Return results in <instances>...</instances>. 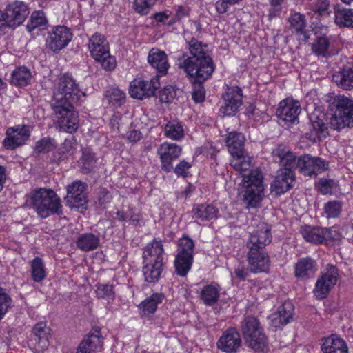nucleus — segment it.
I'll list each match as a JSON object with an SVG mask.
<instances>
[{"label":"nucleus","mask_w":353,"mask_h":353,"mask_svg":"<svg viewBox=\"0 0 353 353\" xmlns=\"http://www.w3.org/2000/svg\"><path fill=\"white\" fill-rule=\"evenodd\" d=\"M81 92L76 81L70 75L64 74L59 79L53 90L51 106L57 119L59 127L68 133L75 132L79 128V114L74 105L77 103Z\"/></svg>","instance_id":"f257e3e1"},{"label":"nucleus","mask_w":353,"mask_h":353,"mask_svg":"<svg viewBox=\"0 0 353 353\" xmlns=\"http://www.w3.org/2000/svg\"><path fill=\"white\" fill-rule=\"evenodd\" d=\"M190 56L183 54L178 59V66L188 77H196L199 81H205L212 74L214 65L212 59L207 54V46L194 38L189 42Z\"/></svg>","instance_id":"f03ea898"},{"label":"nucleus","mask_w":353,"mask_h":353,"mask_svg":"<svg viewBox=\"0 0 353 353\" xmlns=\"http://www.w3.org/2000/svg\"><path fill=\"white\" fill-rule=\"evenodd\" d=\"M272 156L275 161L279 163L281 166L291 167L294 172H299L307 176H316L317 172H321L328 168V164L321 158L312 157L310 154H304L296 157L286 146L278 145L272 151Z\"/></svg>","instance_id":"7ed1b4c3"},{"label":"nucleus","mask_w":353,"mask_h":353,"mask_svg":"<svg viewBox=\"0 0 353 353\" xmlns=\"http://www.w3.org/2000/svg\"><path fill=\"white\" fill-rule=\"evenodd\" d=\"M26 201L41 218H47L51 214H61V200L51 189L39 188L30 192Z\"/></svg>","instance_id":"20e7f679"},{"label":"nucleus","mask_w":353,"mask_h":353,"mask_svg":"<svg viewBox=\"0 0 353 353\" xmlns=\"http://www.w3.org/2000/svg\"><path fill=\"white\" fill-rule=\"evenodd\" d=\"M333 112L330 119V128L341 130L353 127V101L343 95L336 96L330 105Z\"/></svg>","instance_id":"39448f33"},{"label":"nucleus","mask_w":353,"mask_h":353,"mask_svg":"<svg viewBox=\"0 0 353 353\" xmlns=\"http://www.w3.org/2000/svg\"><path fill=\"white\" fill-rule=\"evenodd\" d=\"M263 179L262 172L258 170H251L248 175L243 174V201L246 208H256L259 205L264 189Z\"/></svg>","instance_id":"423d86ee"},{"label":"nucleus","mask_w":353,"mask_h":353,"mask_svg":"<svg viewBox=\"0 0 353 353\" xmlns=\"http://www.w3.org/2000/svg\"><path fill=\"white\" fill-rule=\"evenodd\" d=\"M88 47L91 56L104 70L111 71L115 68V58L110 55L109 44L104 36L94 34L89 40Z\"/></svg>","instance_id":"0eeeda50"},{"label":"nucleus","mask_w":353,"mask_h":353,"mask_svg":"<svg viewBox=\"0 0 353 353\" xmlns=\"http://www.w3.org/2000/svg\"><path fill=\"white\" fill-rule=\"evenodd\" d=\"M339 276L338 268L333 265L328 264L316 282L314 289V295L319 299H325L331 289L336 284Z\"/></svg>","instance_id":"6e6552de"},{"label":"nucleus","mask_w":353,"mask_h":353,"mask_svg":"<svg viewBox=\"0 0 353 353\" xmlns=\"http://www.w3.org/2000/svg\"><path fill=\"white\" fill-rule=\"evenodd\" d=\"M160 89L159 75L150 79V81L141 79H135L131 83L129 89L130 96L134 99H142L145 97L154 96Z\"/></svg>","instance_id":"1a4fd4ad"},{"label":"nucleus","mask_w":353,"mask_h":353,"mask_svg":"<svg viewBox=\"0 0 353 353\" xmlns=\"http://www.w3.org/2000/svg\"><path fill=\"white\" fill-rule=\"evenodd\" d=\"M272 241L271 228L262 223L258 228L250 234L246 241L248 251H266L265 247Z\"/></svg>","instance_id":"9d476101"},{"label":"nucleus","mask_w":353,"mask_h":353,"mask_svg":"<svg viewBox=\"0 0 353 353\" xmlns=\"http://www.w3.org/2000/svg\"><path fill=\"white\" fill-rule=\"evenodd\" d=\"M224 105L219 112L223 116H234L243 103V92L239 86L228 87L223 94Z\"/></svg>","instance_id":"9b49d317"},{"label":"nucleus","mask_w":353,"mask_h":353,"mask_svg":"<svg viewBox=\"0 0 353 353\" xmlns=\"http://www.w3.org/2000/svg\"><path fill=\"white\" fill-rule=\"evenodd\" d=\"M282 167L278 170L275 179L271 184V192L276 196L290 190L295 181V174L291 167Z\"/></svg>","instance_id":"f8f14e48"},{"label":"nucleus","mask_w":353,"mask_h":353,"mask_svg":"<svg viewBox=\"0 0 353 353\" xmlns=\"http://www.w3.org/2000/svg\"><path fill=\"white\" fill-rule=\"evenodd\" d=\"M72 38L69 28L64 26H58L49 32L46 38V47L54 52H59L64 48Z\"/></svg>","instance_id":"ddd939ff"},{"label":"nucleus","mask_w":353,"mask_h":353,"mask_svg":"<svg viewBox=\"0 0 353 353\" xmlns=\"http://www.w3.org/2000/svg\"><path fill=\"white\" fill-rule=\"evenodd\" d=\"M30 13L26 3L20 1H15L8 5L5 10L6 27L15 28L21 25Z\"/></svg>","instance_id":"4468645a"},{"label":"nucleus","mask_w":353,"mask_h":353,"mask_svg":"<svg viewBox=\"0 0 353 353\" xmlns=\"http://www.w3.org/2000/svg\"><path fill=\"white\" fill-rule=\"evenodd\" d=\"M30 136L29 126L22 125L9 128L6 131V137L3 145L6 149L14 150L28 141Z\"/></svg>","instance_id":"2eb2a0df"},{"label":"nucleus","mask_w":353,"mask_h":353,"mask_svg":"<svg viewBox=\"0 0 353 353\" xmlns=\"http://www.w3.org/2000/svg\"><path fill=\"white\" fill-rule=\"evenodd\" d=\"M181 153V148L176 143H163L157 149L160 157L161 168L167 172L173 170L172 161L179 159Z\"/></svg>","instance_id":"dca6fc26"},{"label":"nucleus","mask_w":353,"mask_h":353,"mask_svg":"<svg viewBox=\"0 0 353 353\" xmlns=\"http://www.w3.org/2000/svg\"><path fill=\"white\" fill-rule=\"evenodd\" d=\"M239 332L234 327H229L224 331L217 341V347L226 353H236L241 346Z\"/></svg>","instance_id":"f3484780"},{"label":"nucleus","mask_w":353,"mask_h":353,"mask_svg":"<svg viewBox=\"0 0 353 353\" xmlns=\"http://www.w3.org/2000/svg\"><path fill=\"white\" fill-rule=\"evenodd\" d=\"M246 257L251 272L257 274L269 272L270 259L267 251H247Z\"/></svg>","instance_id":"a211bd4d"},{"label":"nucleus","mask_w":353,"mask_h":353,"mask_svg":"<svg viewBox=\"0 0 353 353\" xmlns=\"http://www.w3.org/2000/svg\"><path fill=\"white\" fill-rule=\"evenodd\" d=\"M86 184L78 181L67 187V195L65 201L70 208H79L87 203L85 190Z\"/></svg>","instance_id":"6ab92c4d"},{"label":"nucleus","mask_w":353,"mask_h":353,"mask_svg":"<svg viewBox=\"0 0 353 353\" xmlns=\"http://www.w3.org/2000/svg\"><path fill=\"white\" fill-rule=\"evenodd\" d=\"M301 112V107L297 101L285 99L279 103L276 114L277 117L290 123L298 122V116Z\"/></svg>","instance_id":"aec40b11"},{"label":"nucleus","mask_w":353,"mask_h":353,"mask_svg":"<svg viewBox=\"0 0 353 353\" xmlns=\"http://www.w3.org/2000/svg\"><path fill=\"white\" fill-rule=\"evenodd\" d=\"M308 130L305 133V137L312 143L320 142L325 139L328 133V127L323 119L313 114L310 118Z\"/></svg>","instance_id":"412c9836"},{"label":"nucleus","mask_w":353,"mask_h":353,"mask_svg":"<svg viewBox=\"0 0 353 353\" xmlns=\"http://www.w3.org/2000/svg\"><path fill=\"white\" fill-rule=\"evenodd\" d=\"M103 337L99 328L90 332L79 343L77 353H95L101 352L103 347Z\"/></svg>","instance_id":"4be33fe9"},{"label":"nucleus","mask_w":353,"mask_h":353,"mask_svg":"<svg viewBox=\"0 0 353 353\" xmlns=\"http://www.w3.org/2000/svg\"><path fill=\"white\" fill-rule=\"evenodd\" d=\"M300 232L306 241L315 244L334 239L331 230L327 228L305 225L301 228Z\"/></svg>","instance_id":"5701e85b"},{"label":"nucleus","mask_w":353,"mask_h":353,"mask_svg":"<svg viewBox=\"0 0 353 353\" xmlns=\"http://www.w3.org/2000/svg\"><path fill=\"white\" fill-rule=\"evenodd\" d=\"M336 85L345 90L353 89V59L350 58L340 70L332 75Z\"/></svg>","instance_id":"b1692460"},{"label":"nucleus","mask_w":353,"mask_h":353,"mask_svg":"<svg viewBox=\"0 0 353 353\" xmlns=\"http://www.w3.org/2000/svg\"><path fill=\"white\" fill-rule=\"evenodd\" d=\"M293 311L292 304L290 301H285L279 306L276 312L270 316L271 325L278 329L287 325L292 319Z\"/></svg>","instance_id":"393cba45"},{"label":"nucleus","mask_w":353,"mask_h":353,"mask_svg":"<svg viewBox=\"0 0 353 353\" xmlns=\"http://www.w3.org/2000/svg\"><path fill=\"white\" fill-rule=\"evenodd\" d=\"M164 248L161 240L154 239L148 243L143 252V263H163Z\"/></svg>","instance_id":"a878e982"},{"label":"nucleus","mask_w":353,"mask_h":353,"mask_svg":"<svg viewBox=\"0 0 353 353\" xmlns=\"http://www.w3.org/2000/svg\"><path fill=\"white\" fill-rule=\"evenodd\" d=\"M318 270L315 260L310 257H303L298 260L294 265V276L302 280L312 278Z\"/></svg>","instance_id":"bb28decb"},{"label":"nucleus","mask_w":353,"mask_h":353,"mask_svg":"<svg viewBox=\"0 0 353 353\" xmlns=\"http://www.w3.org/2000/svg\"><path fill=\"white\" fill-rule=\"evenodd\" d=\"M50 328L46 323L41 322L37 323L32 330L31 341L35 343V351L43 352L49 345Z\"/></svg>","instance_id":"cd10ccee"},{"label":"nucleus","mask_w":353,"mask_h":353,"mask_svg":"<svg viewBox=\"0 0 353 353\" xmlns=\"http://www.w3.org/2000/svg\"><path fill=\"white\" fill-rule=\"evenodd\" d=\"M290 28L295 32L299 41L306 42L308 41L310 35L306 30V19L304 14L300 12H294L290 14L288 19Z\"/></svg>","instance_id":"c85d7f7f"},{"label":"nucleus","mask_w":353,"mask_h":353,"mask_svg":"<svg viewBox=\"0 0 353 353\" xmlns=\"http://www.w3.org/2000/svg\"><path fill=\"white\" fill-rule=\"evenodd\" d=\"M321 349L323 353H348L345 341L336 334H331L321 339Z\"/></svg>","instance_id":"c756f323"},{"label":"nucleus","mask_w":353,"mask_h":353,"mask_svg":"<svg viewBox=\"0 0 353 353\" xmlns=\"http://www.w3.org/2000/svg\"><path fill=\"white\" fill-rule=\"evenodd\" d=\"M148 63L157 70L159 74L165 75L170 67L165 52L152 48L148 57Z\"/></svg>","instance_id":"7c9ffc66"},{"label":"nucleus","mask_w":353,"mask_h":353,"mask_svg":"<svg viewBox=\"0 0 353 353\" xmlns=\"http://www.w3.org/2000/svg\"><path fill=\"white\" fill-rule=\"evenodd\" d=\"M193 218L208 221L217 218L219 210L212 204H196L192 208Z\"/></svg>","instance_id":"2f4dec72"},{"label":"nucleus","mask_w":353,"mask_h":353,"mask_svg":"<svg viewBox=\"0 0 353 353\" xmlns=\"http://www.w3.org/2000/svg\"><path fill=\"white\" fill-rule=\"evenodd\" d=\"M81 152L82 155L77 161L78 166L82 173L89 174L96 168V155L89 148H82Z\"/></svg>","instance_id":"473e14b6"},{"label":"nucleus","mask_w":353,"mask_h":353,"mask_svg":"<svg viewBox=\"0 0 353 353\" xmlns=\"http://www.w3.org/2000/svg\"><path fill=\"white\" fill-rule=\"evenodd\" d=\"M245 137L242 133L235 131L228 134L225 139L226 146L230 154H237L244 152Z\"/></svg>","instance_id":"72a5a7b5"},{"label":"nucleus","mask_w":353,"mask_h":353,"mask_svg":"<svg viewBox=\"0 0 353 353\" xmlns=\"http://www.w3.org/2000/svg\"><path fill=\"white\" fill-rule=\"evenodd\" d=\"M252 335L250 339H244L245 343L248 347L258 352H265L268 351V338L265 334L264 330H262V332H260L259 334L253 332Z\"/></svg>","instance_id":"f704fd0d"},{"label":"nucleus","mask_w":353,"mask_h":353,"mask_svg":"<svg viewBox=\"0 0 353 353\" xmlns=\"http://www.w3.org/2000/svg\"><path fill=\"white\" fill-rule=\"evenodd\" d=\"M241 332L243 339H249L251 337L252 333L256 332L258 334L264 330L259 320L253 316H245L241 322Z\"/></svg>","instance_id":"c9c22d12"},{"label":"nucleus","mask_w":353,"mask_h":353,"mask_svg":"<svg viewBox=\"0 0 353 353\" xmlns=\"http://www.w3.org/2000/svg\"><path fill=\"white\" fill-rule=\"evenodd\" d=\"M220 296V288L217 284L205 285L201 291L200 299L205 305L212 306L217 303Z\"/></svg>","instance_id":"e433bc0d"},{"label":"nucleus","mask_w":353,"mask_h":353,"mask_svg":"<svg viewBox=\"0 0 353 353\" xmlns=\"http://www.w3.org/2000/svg\"><path fill=\"white\" fill-rule=\"evenodd\" d=\"M144 263L142 271L145 281L148 283H157L159 280L163 270V263Z\"/></svg>","instance_id":"4c0bfd02"},{"label":"nucleus","mask_w":353,"mask_h":353,"mask_svg":"<svg viewBox=\"0 0 353 353\" xmlns=\"http://www.w3.org/2000/svg\"><path fill=\"white\" fill-rule=\"evenodd\" d=\"M99 242L98 236L92 233H84L78 237L77 247L83 252H89L97 249Z\"/></svg>","instance_id":"58836bf2"},{"label":"nucleus","mask_w":353,"mask_h":353,"mask_svg":"<svg viewBox=\"0 0 353 353\" xmlns=\"http://www.w3.org/2000/svg\"><path fill=\"white\" fill-rule=\"evenodd\" d=\"M334 20L340 26L353 27V10L341 7L334 8Z\"/></svg>","instance_id":"ea45409f"},{"label":"nucleus","mask_w":353,"mask_h":353,"mask_svg":"<svg viewBox=\"0 0 353 353\" xmlns=\"http://www.w3.org/2000/svg\"><path fill=\"white\" fill-rule=\"evenodd\" d=\"M164 299L162 293H154L144 300L139 305V308L144 315L153 314L157 308L158 304L161 303Z\"/></svg>","instance_id":"a19ab883"},{"label":"nucleus","mask_w":353,"mask_h":353,"mask_svg":"<svg viewBox=\"0 0 353 353\" xmlns=\"http://www.w3.org/2000/svg\"><path fill=\"white\" fill-rule=\"evenodd\" d=\"M194 256L176 254L174 259L175 272L178 276H185L191 269Z\"/></svg>","instance_id":"79ce46f5"},{"label":"nucleus","mask_w":353,"mask_h":353,"mask_svg":"<svg viewBox=\"0 0 353 353\" xmlns=\"http://www.w3.org/2000/svg\"><path fill=\"white\" fill-rule=\"evenodd\" d=\"M230 165L236 171L243 172L250 170L251 167L250 157L246 152L241 154H231Z\"/></svg>","instance_id":"37998d69"},{"label":"nucleus","mask_w":353,"mask_h":353,"mask_svg":"<svg viewBox=\"0 0 353 353\" xmlns=\"http://www.w3.org/2000/svg\"><path fill=\"white\" fill-rule=\"evenodd\" d=\"M31 77V73L27 68L20 67L13 71L11 83L15 85L23 87L29 84Z\"/></svg>","instance_id":"c03bdc74"},{"label":"nucleus","mask_w":353,"mask_h":353,"mask_svg":"<svg viewBox=\"0 0 353 353\" xmlns=\"http://www.w3.org/2000/svg\"><path fill=\"white\" fill-rule=\"evenodd\" d=\"M31 276L34 282H41L46 276V269L43 260L35 257L30 263Z\"/></svg>","instance_id":"a18cd8bd"},{"label":"nucleus","mask_w":353,"mask_h":353,"mask_svg":"<svg viewBox=\"0 0 353 353\" xmlns=\"http://www.w3.org/2000/svg\"><path fill=\"white\" fill-rule=\"evenodd\" d=\"M96 295L99 299H103L108 301H113L115 298L114 285L108 283L96 284Z\"/></svg>","instance_id":"49530a36"},{"label":"nucleus","mask_w":353,"mask_h":353,"mask_svg":"<svg viewBox=\"0 0 353 353\" xmlns=\"http://www.w3.org/2000/svg\"><path fill=\"white\" fill-rule=\"evenodd\" d=\"M165 134L172 139H180L184 135L183 126L176 121H169L165 126Z\"/></svg>","instance_id":"de8ad7c7"},{"label":"nucleus","mask_w":353,"mask_h":353,"mask_svg":"<svg viewBox=\"0 0 353 353\" xmlns=\"http://www.w3.org/2000/svg\"><path fill=\"white\" fill-rule=\"evenodd\" d=\"M330 41L328 38L326 37H321L313 43L312 50V52L318 56L327 57L331 54L328 51Z\"/></svg>","instance_id":"09e8293b"},{"label":"nucleus","mask_w":353,"mask_h":353,"mask_svg":"<svg viewBox=\"0 0 353 353\" xmlns=\"http://www.w3.org/2000/svg\"><path fill=\"white\" fill-rule=\"evenodd\" d=\"M57 146V143L54 139L46 137L36 142L34 151L38 154L48 153L54 150Z\"/></svg>","instance_id":"8fccbe9b"},{"label":"nucleus","mask_w":353,"mask_h":353,"mask_svg":"<svg viewBox=\"0 0 353 353\" xmlns=\"http://www.w3.org/2000/svg\"><path fill=\"white\" fill-rule=\"evenodd\" d=\"M47 19L45 14L41 10L34 11L31 14L30 21H28L26 28L29 32L33 31L37 28L46 25Z\"/></svg>","instance_id":"3c124183"},{"label":"nucleus","mask_w":353,"mask_h":353,"mask_svg":"<svg viewBox=\"0 0 353 353\" xmlns=\"http://www.w3.org/2000/svg\"><path fill=\"white\" fill-rule=\"evenodd\" d=\"M194 241L188 236H183L179 239L177 254L184 256H194Z\"/></svg>","instance_id":"603ef678"},{"label":"nucleus","mask_w":353,"mask_h":353,"mask_svg":"<svg viewBox=\"0 0 353 353\" xmlns=\"http://www.w3.org/2000/svg\"><path fill=\"white\" fill-rule=\"evenodd\" d=\"M106 97L109 103L114 105L121 106L125 101V94L118 88H110L107 91Z\"/></svg>","instance_id":"864d4df0"},{"label":"nucleus","mask_w":353,"mask_h":353,"mask_svg":"<svg viewBox=\"0 0 353 353\" xmlns=\"http://www.w3.org/2000/svg\"><path fill=\"white\" fill-rule=\"evenodd\" d=\"M11 296L6 292V290L0 288V321L2 320L12 306Z\"/></svg>","instance_id":"5fc2aeb1"},{"label":"nucleus","mask_w":353,"mask_h":353,"mask_svg":"<svg viewBox=\"0 0 353 353\" xmlns=\"http://www.w3.org/2000/svg\"><path fill=\"white\" fill-rule=\"evenodd\" d=\"M194 79V88L192 92V97L195 103H201L205 100V90L203 86L204 81H198L196 77H189Z\"/></svg>","instance_id":"6e6d98bb"},{"label":"nucleus","mask_w":353,"mask_h":353,"mask_svg":"<svg viewBox=\"0 0 353 353\" xmlns=\"http://www.w3.org/2000/svg\"><path fill=\"white\" fill-rule=\"evenodd\" d=\"M342 210V203L339 201H330L324 205V212L327 218L338 217Z\"/></svg>","instance_id":"4d7b16f0"},{"label":"nucleus","mask_w":353,"mask_h":353,"mask_svg":"<svg viewBox=\"0 0 353 353\" xmlns=\"http://www.w3.org/2000/svg\"><path fill=\"white\" fill-rule=\"evenodd\" d=\"M157 0H134V9L141 14H147Z\"/></svg>","instance_id":"13d9d810"},{"label":"nucleus","mask_w":353,"mask_h":353,"mask_svg":"<svg viewBox=\"0 0 353 353\" xmlns=\"http://www.w3.org/2000/svg\"><path fill=\"white\" fill-rule=\"evenodd\" d=\"M336 183L333 179H320L316 184L319 191L323 194H332Z\"/></svg>","instance_id":"bf43d9fd"},{"label":"nucleus","mask_w":353,"mask_h":353,"mask_svg":"<svg viewBox=\"0 0 353 353\" xmlns=\"http://www.w3.org/2000/svg\"><path fill=\"white\" fill-rule=\"evenodd\" d=\"M191 164L184 160L181 161L176 167H173V170L172 171H174V173L178 176H182L183 178H185L188 176L190 172L189 169L191 168Z\"/></svg>","instance_id":"052dcab7"},{"label":"nucleus","mask_w":353,"mask_h":353,"mask_svg":"<svg viewBox=\"0 0 353 353\" xmlns=\"http://www.w3.org/2000/svg\"><path fill=\"white\" fill-rule=\"evenodd\" d=\"M112 199V195L110 191L106 188H101L98 192V203L101 206H105L106 204L110 203Z\"/></svg>","instance_id":"680f3d73"},{"label":"nucleus","mask_w":353,"mask_h":353,"mask_svg":"<svg viewBox=\"0 0 353 353\" xmlns=\"http://www.w3.org/2000/svg\"><path fill=\"white\" fill-rule=\"evenodd\" d=\"M68 159V154L61 149L58 150L52 154L51 161L57 165L66 163Z\"/></svg>","instance_id":"e2e57ef3"},{"label":"nucleus","mask_w":353,"mask_h":353,"mask_svg":"<svg viewBox=\"0 0 353 353\" xmlns=\"http://www.w3.org/2000/svg\"><path fill=\"white\" fill-rule=\"evenodd\" d=\"M250 268L247 269L244 265L239 264L234 270V276L241 281H245L250 274Z\"/></svg>","instance_id":"0e129e2a"},{"label":"nucleus","mask_w":353,"mask_h":353,"mask_svg":"<svg viewBox=\"0 0 353 353\" xmlns=\"http://www.w3.org/2000/svg\"><path fill=\"white\" fill-rule=\"evenodd\" d=\"M329 2L327 0L319 1L314 8V11L321 16L328 14Z\"/></svg>","instance_id":"69168bd1"},{"label":"nucleus","mask_w":353,"mask_h":353,"mask_svg":"<svg viewBox=\"0 0 353 353\" xmlns=\"http://www.w3.org/2000/svg\"><path fill=\"white\" fill-rule=\"evenodd\" d=\"M190 9L188 7L182 6H178L176 9L174 19H173V21L170 22L169 24L170 25L175 23L176 21L181 20L183 18L188 17Z\"/></svg>","instance_id":"338daca9"},{"label":"nucleus","mask_w":353,"mask_h":353,"mask_svg":"<svg viewBox=\"0 0 353 353\" xmlns=\"http://www.w3.org/2000/svg\"><path fill=\"white\" fill-rule=\"evenodd\" d=\"M77 144V140L74 137L71 136L69 138H66L64 142L62 143L61 150L67 152L72 153L74 149V146Z\"/></svg>","instance_id":"774afa93"}]
</instances>
